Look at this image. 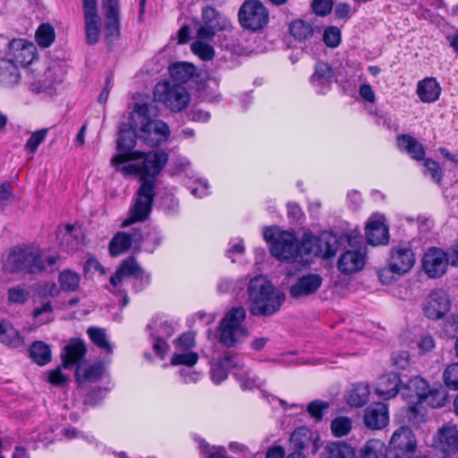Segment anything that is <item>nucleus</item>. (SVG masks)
<instances>
[{
	"mask_svg": "<svg viewBox=\"0 0 458 458\" xmlns=\"http://www.w3.org/2000/svg\"><path fill=\"white\" fill-rule=\"evenodd\" d=\"M352 427V422L347 417H337L331 422L332 434L336 437H341L349 434Z\"/></svg>",
	"mask_w": 458,
	"mask_h": 458,
	"instance_id": "nucleus-51",
	"label": "nucleus"
},
{
	"mask_svg": "<svg viewBox=\"0 0 458 458\" xmlns=\"http://www.w3.org/2000/svg\"><path fill=\"white\" fill-rule=\"evenodd\" d=\"M80 276L71 270H65L59 275V284L64 291H75L80 284Z\"/></svg>",
	"mask_w": 458,
	"mask_h": 458,
	"instance_id": "nucleus-49",
	"label": "nucleus"
},
{
	"mask_svg": "<svg viewBox=\"0 0 458 458\" xmlns=\"http://www.w3.org/2000/svg\"><path fill=\"white\" fill-rule=\"evenodd\" d=\"M365 253L361 250L344 251L337 261V267L342 274H354L363 268Z\"/></svg>",
	"mask_w": 458,
	"mask_h": 458,
	"instance_id": "nucleus-23",
	"label": "nucleus"
},
{
	"mask_svg": "<svg viewBox=\"0 0 458 458\" xmlns=\"http://www.w3.org/2000/svg\"><path fill=\"white\" fill-rule=\"evenodd\" d=\"M366 238L371 245L386 244L389 240L388 228L383 216L373 215L366 225Z\"/></svg>",
	"mask_w": 458,
	"mask_h": 458,
	"instance_id": "nucleus-21",
	"label": "nucleus"
},
{
	"mask_svg": "<svg viewBox=\"0 0 458 458\" xmlns=\"http://www.w3.org/2000/svg\"><path fill=\"white\" fill-rule=\"evenodd\" d=\"M169 73L172 82L182 84L188 81L195 73L194 65L189 63H174L169 66Z\"/></svg>",
	"mask_w": 458,
	"mask_h": 458,
	"instance_id": "nucleus-39",
	"label": "nucleus"
},
{
	"mask_svg": "<svg viewBox=\"0 0 458 458\" xmlns=\"http://www.w3.org/2000/svg\"><path fill=\"white\" fill-rule=\"evenodd\" d=\"M87 347L83 341L77 338H72L64 346L61 354L64 367L66 369L72 368L85 356Z\"/></svg>",
	"mask_w": 458,
	"mask_h": 458,
	"instance_id": "nucleus-26",
	"label": "nucleus"
},
{
	"mask_svg": "<svg viewBox=\"0 0 458 458\" xmlns=\"http://www.w3.org/2000/svg\"><path fill=\"white\" fill-rule=\"evenodd\" d=\"M3 269L11 274H40L46 270L43 252L34 246L15 247L4 259Z\"/></svg>",
	"mask_w": 458,
	"mask_h": 458,
	"instance_id": "nucleus-4",
	"label": "nucleus"
},
{
	"mask_svg": "<svg viewBox=\"0 0 458 458\" xmlns=\"http://www.w3.org/2000/svg\"><path fill=\"white\" fill-rule=\"evenodd\" d=\"M441 88L434 78H427L418 83L417 94L424 103L435 102L439 98Z\"/></svg>",
	"mask_w": 458,
	"mask_h": 458,
	"instance_id": "nucleus-34",
	"label": "nucleus"
},
{
	"mask_svg": "<svg viewBox=\"0 0 458 458\" xmlns=\"http://www.w3.org/2000/svg\"><path fill=\"white\" fill-rule=\"evenodd\" d=\"M48 129H41L32 132L26 144L24 149L31 155H34L38 150V146L46 140Z\"/></svg>",
	"mask_w": 458,
	"mask_h": 458,
	"instance_id": "nucleus-52",
	"label": "nucleus"
},
{
	"mask_svg": "<svg viewBox=\"0 0 458 458\" xmlns=\"http://www.w3.org/2000/svg\"><path fill=\"white\" fill-rule=\"evenodd\" d=\"M7 298L11 303L24 304L30 298V292L21 285L11 287L7 292Z\"/></svg>",
	"mask_w": 458,
	"mask_h": 458,
	"instance_id": "nucleus-53",
	"label": "nucleus"
},
{
	"mask_svg": "<svg viewBox=\"0 0 458 458\" xmlns=\"http://www.w3.org/2000/svg\"><path fill=\"white\" fill-rule=\"evenodd\" d=\"M449 265V256L440 248H429L422 259V267L430 278L444 276Z\"/></svg>",
	"mask_w": 458,
	"mask_h": 458,
	"instance_id": "nucleus-15",
	"label": "nucleus"
},
{
	"mask_svg": "<svg viewBox=\"0 0 458 458\" xmlns=\"http://www.w3.org/2000/svg\"><path fill=\"white\" fill-rule=\"evenodd\" d=\"M364 423L372 429H380L388 423V409L383 403L369 405L364 411Z\"/></svg>",
	"mask_w": 458,
	"mask_h": 458,
	"instance_id": "nucleus-24",
	"label": "nucleus"
},
{
	"mask_svg": "<svg viewBox=\"0 0 458 458\" xmlns=\"http://www.w3.org/2000/svg\"><path fill=\"white\" fill-rule=\"evenodd\" d=\"M131 277L139 281L140 287L148 284L149 281L148 276L144 275L143 270L133 258L125 259L109 279L107 289L113 293L123 296V307L129 303V297L124 293L123 286Z\"/></svg>",
	"mask_w": 458,
	"mask_h": 458,
	"instance_id": "nucleus-7",
	"label": "nucleus"
},
{
	"mask_svg": "<svg viewBox=\"0 0 458 458\" xmlns=\"http://www.w3.org/2000/svg\"><path fill=\"white\" fill-rule=\"evenodd\" d=\"M91 342L103 352L110 354L113 352V346L108 340L106 330L100 327H91L87 330Z\"/></svg>",
	"mask_w": 458,
	"mask_h": 458,
	"instance_id": "nucleus-42",
	"label": "nucleus"
},
{
	"mask_svg": "<svg viewBox=\"0 0 458 458\" xmlns=\"http://www.w3.org/2000/svg\"><path fill=\"white\" fill-rule=\"evenodd\" d=\"M146 104H136L131 114V125L140 130V139L148 146H158L170 134L168 125L161 120L150 119Z\"/></svg>",
	"mask_w": 458,
	"mask_h": 458,
	"instance_id": "nucleus-3",
	"label": "nucleus"
},
{
	"mask_svg": "<svg viewBox=\"0 0 458 458\" xmlns=\"http://www.w3.org/2000/svg\"><path fill=\"white\" fill-rule=\"evenodd\" d=\"M238 17L242 28L258 31L267 24L269 14L262 3L257 0H247L240 7Z\"/></svg>",
	"mask_w": 458,
	"mask_h": 458,
	"instance_id": "nucleus-9",
	"label": "nucleus"
},
{
	"mask_svg": "<svg viewBox=\"0 0 458 458\" xmlns=\"http://www.w3.org/2000/svg\"><path fill=\"white\" fill-rule=\"evenodd\" d=\"M143 239L140 235L133 236L124 233H117L109 243V251L112 256H119L127 251L132 244V242H140Z\"/></svg>",
	"mask_w": 458,
	"mask_h": 458,
	"instance_id": "nucleus-33",
	"label": "nucleus"
},
{
	"mask_svg": "<svg viewBox=\"0 0 458 458\" xmlns=\"http://www.w3.org/2000/svg\"><path fill=\"white\" fill-rule=\"evenodd\" d=\"M82 11L85 21L86 41L89 45H94L98 41L102 25L97 2L82 4Z\"/></svg>",
	"mask_w": 458,
	"mask_h": 458,
	"instance_id": "nucleus-17",
	"label": "nucleus"
},
{
	"mask_svg": "<svg viewBox=\"0 0 458 458\" xmlns=\"http://www.w3.org/2000/svg\"><path fill=\"white\" fill-rule=\"evenodd\" d=\"M201 21L202 24L198 30L200 38H212L216 31L225 30L230 25L229 21L211 6L202 9Z\"/></svg>",
	"mask_w": 458,
	"mask_h": 458,
	"instance_id": "nucleus-14",
	"label": "nucleus"
},
{
	"mask_svg": "<svg viewBox=\"0 0 458 458\" xmlns=\"http://www.w3.org/2000/svg\"><path fill=\"white\" fill-rule=\"evenodd\" d=\"M451 305L450 297L445 290L434 289L425 299L422 311L428 319L438 320L449 312Z\"/></svg>",
	"mask_w": 458,
	"mask_h": 458,
	"instance_id": "nucleus-11",
	"label": "nucleus"
},
{
	"mask_svg": "<svg viewBox=\"0 0 458 458\" xmlns=\"http://www.w3.org/2000/svg\"><path fill=\"white\" fill-rule=\"evenodd\" d=\"M189 189L193 196L202 198L208 193V183L206 180H198Z\"/></svg>",
	"mask_w": 458,
	"mask_h": 458,
	"instance_id": "nucleus-64",
	"label": "nucleus"
},
{
	"mask_svg": "<svg viewBox=\"0 0 458 458\" xmlns=\"http://www.w3.org/2000/svg\"><path fill=\"white\" fill-rule=\"evenodd\" d=\"M35 53L36 47L32 43L22 38L13 39L10 44L9 60L17 67L28 65L34 60Z\"/></svg>",
	"mask_w": 458,
	"mask_h": 458,
	"instance_id": "nucleus-20",
	"label": "nucleus"
},
{
	"mask_svg": "<svg viewBox=\"0 0 458 458\" xmlns=\"http://www.w3.org/2000/svg\"><path fill=\"white\" fill-rule=\"evenodd\" d=\"M199 355L195 352L188 351H177L174 353L171 359L172 365H184L187 367H192L197 363Z\"/></svg>",
	"mask_w": 458,
	"mask_h": 458,
	"instance_id": "nucleus-48",
	"label": "nucleus"
},
{
	"mask_svg": "<svg viewBox=\"0 0 458 458\" xmlns=\"http://www.w3.org/2000/svg\"><path fill=\"white\" fill-rule=\"evenodd\" d=\"M383 444L378 440H369L361 448L360 458H385Z\"/></svg>",
	"mask_w": 458,
	"mask_h": 458,
	"instance_id": "nucleus-50",
	"label": "nucleus"
},
{
	"mask_svg": "<svg viewBox=\"0 0 458 458\" xmlns=\"http://www.w3.org/2000/svg\"><path fill=\"white\" fill-rule=\"evenodd\" d=\"M334 72L331 66L325 62H318L310 77V83L320 94H325L331 87Z\"/></svg>",
	"mask_w": 458,
	"mask_h": 458,
	"instance_id": "nucleus-25",
	"label": "nucleus"
},
{
	"mask_svg": "<svg viewBox=\"0 0 458 458\" xmlns=\"http://www.w3.org/2000/svg\"><path fill=\"white\" fill-rule=\"evenodd\" d=\"M328 458H355L354 449L346 443L332 442L326 447Z\"/></svg>",
	"mask_w": 458,
	"mask_h": 458,
	"instance_id": "nucleus-45",
	"label": "nucleus"
},
{
	"mask_svg": "<svg viewBox=\"0 0 458 458\" xmlns=\"http://www.w3.org/2000/svg\"><path fill=\"white\" fill-rule=\"evenodd\" d=\"M30 356L37 364L43 366L51 360V351L46 343L37 341L30 348Z\"/></svg>",
	"mask_w": 458,
	"mask_h": 458,
	"instance_id": "nucleus-43",
	"label": "nucleus"
},
{
	"mask_svg": "<svg viewBox=\"0 0 458 458\" xmlns=\"http://www.w3.org/2000/svg\"><path fill=\"white\" fill-rule=\"evenodd\" d=\"M401 385V379L396 373H389L383 375L377 380L376 386V394L383 399H390L394 397Z\"/></svg>",
	"mask_w": 458,
	"mask_h": 458,
	"instance_id": "nucleus-30",
	"label": "nucleus"
},
{
	"mask_svg": "<svg viewBox=\"0 0 458 458\" xmlns=\"http://www.w3.org/2000/svg\"><path fill=\"white\" fill-rule=\"evenodd\" d=\"M370 391L366 384H358L350 391L347 402L350 405L361 407L369 401Z\"/></svg>",
	"mask_w": 458,
	"mask_h": 458,
	"instance_id": "nucleus-44",
	"label": "nucleus"
},
{
	"mask_svg": "<svg viewBox=\"0 0 458 458\" xmlns=\"http://www.w3.org/2000/svg\"><path fill=\"white\" fill-rule=\"evenodd\" d=\"M233 375L244 390H251L261 385L259 378H257L249 369L245 368L240 360L239 366L236 368Z\"/></svg>",
	"mask_w": 458,
	"mask_h": 458,
	"instance_id": "nucleus-40",
	"label": "nucleus"
},
{
	"mask_svg": "<svg viewBox=\"0 0 458 458\" xmlns=\"http://www.w3.org/2000/svg\"><path fill=\"white\" fill-rule=\"evenodd\" d=\"M397 146L400 150L409 154L413 159L421 160L425 151L423 146L412 136L402 134L397 137Z\"/></svg>",
	"mask_w": 458,
	"mask_h": 458,
	"instance_id": "nucleus-35",
	"label": "nucleus"
},
{
	"mask_svg": "<svg viewBox=\"0 0 458 458\" xmlns=\"http://www.w3.org/2000/svg\"><path fill=\"white\" fill-rule=\"evenodd\" d=\"M318 441V435L305 426L297 428L291 436V444L298 449L297 451L305 449L310 445H312L313 453H316L319 448Z\"/></svg>",
	"mask_w": 458,
	"mask_h": 458,
	"instance_id": "nucleus-28",
	"label": "nucleus"
},
{
	"mask_svg": "<svg viewBox=\"0 0 458 458\" xmlns=\"http://www.w3.org/2000/svg\"><path fill=\"white\" fill-rule=\"evenodd\" d=\"M341 39L340 30L336 27H329L324 32V42L330 47H335L339 45Z\"/></svg>",
	"mask_w": 458,
	"mask_h": 458,
	"instance_id": "nucleus-58",
	"label": "nucleus"
},
{
	"mask_svg": "<svg viewBox=\"0 0 458 458\" xmlns=\"http://www.w3.org/2000/svg\"><path fill=\"white\" fill-rule=\"evenodd\" d=\"M424 166L430 174V176L432 177V179L437 182H440L442 179V171L438 164L434 160L426 159L424 162Z\"/></svg>",
	"mask_w": 458,
	"mask_h": 458,
	"instance_id": "nucleus-63",
	"label": "nucleus"
},
{
	"mask_svg": "<svg viewBox=\"0 0 458 458\" xmlns=\"http://www.w3.org/2000/svg\"><path fill=\"white\" fill-rule=\"evenodd\" d=\"M53 307L50 302L44 303L41 307L34 310L32 315L35 318H40L42 323L52 320Z\"/></svg>",
	"mask_w": 458,
	"mask_h": 458,
	"instance_id": "nucleus-60",
	"label": "nucleus"
},
{
	"mask_svg": "<svg viewBox=\"0 0 458 458\" xmlns=\"http://www.w3.org/2000/svg\"><path fill=\"white\" fill-rule=\"evenodd\" d=\"M333 8L332 0H313L312 9L317 15L326 16Z\"/></svg>",
	"mask_w": 458,
	"mask_h": 458,
	"instance_id": "nucleus-62",
	"label": "nucleus"
},
{
	"mask_svg": "<svg viewBox=\"0 0 458 458\" xmlns=\"http://www.w3.org/2000/svg\"><path fill=\"white\" fill-rule=\"evenodd\" d=\"M446 392L442 386H431L420 404L426 403L432 408L443 407L446 402Z\"/></svg>",
	"mask_w": 458,
	"mask_h": 458,
	"instance_id": "nucleus-46",
	"label": "nucleus"
},
{
	"mask_svg": "<svg viewBox=\"0 0 458 458\" xmlns=\"http://www.w3.org/2000/svg\"><path fill=\"white\" fill-rule=\"evenodd\" d=\"M430 387L431 386L428 382L421 377H413L405 385L404 389L409 392L405 396L407 398L415 397L417 399V404L411 405L408 408V418L411 422L415 424L423 420V415L420 414V407L419 404L425 398Z\"/></svg>",
	"mask_w": 458,
	"mask_h": 458,
	"instance_id": "nucleus-13",
	"label": "nucleus"
},
{
	"mask_svg": "<svg viewBox=\"0 0 458 458\" xmlns=\"http://www.w3.org/2000/svg\"><path fill=\"white\" fill-rule=\"evenodd\" d=\"M246 310L233 307L228 310L219 323V342L226 347L242 343L250 335V330L243 325Z\"/></svg>",
	"mask_w": 458,
	"mask_h": 458,
	"instance_id": "nucleus-6",
	"label": "nucleus"
},
{
	"mask_svg": "<svg viewBox=\"0 0 458 458\" xmlns=\"http://www.w3.org/2000/svg\"><path fill=\"white\" fill-rule=\"evenodd\" d=\"M148 327L153 339V350L161 359H164L168 349L165 340L174 335L176 324L164 317H157L151 320Z\"/></svg>",
	"mask_w": 458,
	"mask_h": 458,
	"instance_id": "nucleus-10",
	"label": "nucleus"
},
{
	"mask_svg": "<svg viewBox=\"0 0 458 458\" xmlns=\"http://www.w3.org/2000/svg\"><path fill=\"white\" fill-rule=\"evenodd\" d=\"M119 0H102L103 8L106 10V37H116L119 34Z\"/></svg>",
	"mask_w": 458,
	"mask_h": 458,
	"instance_id": "nucleus-31",
	"label": "nucleus"
},
{
	"mask_svg": "<svg viewBox=\"0 0 458 458\" xmlns=\"http://www.w3.org/2000/svg\"><path fill=\"white\" fill-rule=\"evenodd\" d=\"M341 246V238L331 232H323L319 235L318 257L328 259L334 257Z\"/></svg>",
	"mask_w": 458,
	"mask_h": 458,
	"instance_id": "nucleus-32",
	"label": "nucleus"
},
{
	"mask_svg": "<svg viewBox=\"0 0 458 458\" xmlns=\"http://www.w3.org/2000/svg\"><path fill=\"white\" fill-rule=\"evenodd\" d=\"M432 446L445 456L458 453V428L446 424L439 428L433 438Z\"/></svg>",
	"mask_w": 458,
	"mask_h": 458,
	"instance_id": "nucleus-16",
	"label": "nucleus"
},
{
	"mask_svg": "<svg viewBox=\"0 0 458 458\" xmlns=\"http://www.w3.org/2000/svg\"><path fill=\"white\" fill-rule=\"evenodd\" d=\"M0 341L13 348L20 347L23 344L19 332L6 320L0 321Z\"/></svg>",
	"mask_w": 458,
	"mask_h": 458,
	"instance_id": "nucleus-38",
	"label": "nucleus"
},
{
	"mask_svg": "<svg viewBox=\"0 0 458 458\" xmlns=\"http://www.w3.org/2000/svg\"><path fill=\"white\" fill-rule=\"evenodd\" d=\"M329 404L327 402L315 400L310 402L307 406V411L317 421H320L323 419L324 412L327 410Z\"/></svg>",
	"mask_w": 458,
	"mask_h": 458,
	"instance_id": "nucleus-57",
	"label": "nucleus"
},
{
	"mask_svg": "<svg viewBox=\"0 0 458 458\" xmlns=\"http://www.w3.org/2000/svg\"><path fill=\"white\" fill-rule=\"evenodd\" d=\"M264 240L269 243V250L273 257L281 261L293 262L300 255V243L296 235L289 231H281L272 225L264 228Z\"/></svg>",
	"mask_w": 458,
	"mask_h": 458,
	"instance_id": "nucleus-5",
	"label": "nucleus"
},
{
	"mask_svg": "<svg viewBox=\"0 0 458 458\" xmlns=\"http://www.w3.org/2000/svg\"><path fill=\"white\" fill-rule=\"evenodd\" d=\"M389 445L391 449L402 454L413 453L417 441L411 428L401 427L394 432Z\"/></svg>",
	"mask_w": 458,
	"mask_h": 458,
	"instance_id": "nucleus-22",
	"label": "nucleus"
},
{
	"mask_svg": "<svg viewBox=\"0 0 458 458\" xmlns=\"http://www.w3.org/2000/svg\"><path fill=\"white\" fill-rule=\"evenodd\" d=\"M55 38V30L50 24H41L36 31V41L42 47H48Z\"/></svg>",
	"mask_w": 458,
	"mask_h": 458,
	"instance_id": "nucleus-47",
	"label": "nucleus"
},
{
	"mask_svg": "<svg viewBox=\"0 0 458 458\" xmlns=\"http://www.w3.org/2000/svg\"><path fill=\"white\" fill-rule=\"evenodd\" d=\"M154 96L157 101L174 112L182 111L190 102V95L183 85L167 81L156 85Z\"/></svg>",
	"mask_w": 458,
	"mask_h": 458,
	"instance_id": "nucleus-8",
	"label": "nucleus"
},
{
	"mask_svg": "<svg viewBox=\"0 0 458 458\" xmlns=\"http://www.w3.org/2000/svg\"><path fill=\"white\" fill-rule=\"evenodd\" d=\"M313 25L304 20L293 21L290 25L291 35L299 41L310 40L314 35Z\"/></svg>",
	"mask_w": 458,
	"mask_h": 458,
	"instance_id": "nucleus-41",
	"label": "nucleus"
},
{
	"mask_svg": "<svg viewBox=\"0 0 458 458\" xmlns=\"http://www.w3.org/2000/svg\"><path fill=\"white\" fill-rule=\"evenodd\" d=\"M393 364L400 369H405L410 366L411 359L407 351H399L393 353Z\"/></svg>",
	"mask_w": 458,
	"mask_h": 458,
	"instance_id": "nucleus-61",
	"label": "nucleus"
},
{
	"mask_svg": "<svg viewBox=\"0 0 458 458\" xmlns=\"http://www.w3.org/2000/svg\"><path fill=\"white\" fill-rule=\"evenodd\" d=\"M415 264V254L409 244L393 246L388 259V270L397 276L408 273Z\"/></svg>",
	"mask_w": 458,
	"mask_h": 458,
	"instance_id": "nucleus-12",
	"label": "nucleus"
},
{
	"mask_svg": "<svg viewBox=\"0 0 458 458\" xmlns=\"http://www.w3.org/2000/svg\"><path fill=\"white\" fill-rule=\"evenodd\" d=\"M250 312L253 316L269 317L276 313L285 300V295L276 290L263 276L250 280L247 289Z\"/></svg>",
	"mask_w": 458,
	"mask_h": 458,
	"instance_id": "nucleus-2",
	"label": "nucleus"
},
{
	"mask_svg": "<svg viewBox=\"0 0 458 458\" xmlns=\"http://www.w3.org/2000/svg\"><path fill=\"white\" fill-rule=\"evenodd\" d=\"M318 243L319 236H315L311 233H304L300 249L305 254H314L318 257Z\"/></svg>",
	"mask_w": 458,
	"mask_h": 458,
	"instance_id": "nucleus-54",
	"label": "nucleus"
},
{
	"mask_svg": "<svg viewBox=\"0 0 458 458\" xmlns=\"http://www.w3.org/2000/svg\"><path fill=\"white\" fill-rule=\"evenodd\" d=\"M128 129H120L116 140L117 153L110 160L112 166L124 176L136 175L141 181L136 198L130 210V216L123 222L128 226L134 222L145 221L152 210L155 197L156 177L166 165L168 157L162 149L148 153L135 150L137 128L129 124Z\"/></svg>",
	"mask_w": 458,
	"mask_h": 458,
	"instance_id": "nucleus-1",
	"label": "nucleus"
},
{
	"mask_svg": "<svg viewBox=\"0 0 458 458\" xmlns=\"http://www.w3.org/2000/svg\"><path fill=\"white\" fill-rule=\"evenodd\" d=\"M105 366L102 362H95L88 365H78L76 369V377L78 380L96 382L99 380L105 373Z\"/></svg>",
	"mask_w": 458,
	"mask_h": 458,
	"instance_id": "nucleus-36",
	"label": "nucleus"
},
{
	"mask_svg": "<svg viewBox=\"0 0 458 458\" xmlns=\"http://www.w3.org/2000/svg\"><path fill=\"white\" fill-rule=\"evenodd\" d=\"M61 81L55 68L36 69L30 72V88L36 93L47 92Z\"/></svg>",
	"mask_w": 458,
	"mask_h": 458,
	"instance_id": "nucleus-19",
	"label": "nucleus"
},
{
	"mask_svg": "<svg viewBox=\"0 0 458 458\" xmlns=\"http://www.w3.org/2000/svg\"><path fill=\"white\" fill-rule=\"evenodd\" d=\"M239 366V357L234 354H225L219 359L217 363L211 367V379L215 384H220L228 376V370L233 369L234 370Z\"/></svg>",
	"mask_w": 458,
	"mask_h": 458,
	"instance_id": "nucleus-29",
	"label": "nucleus"
},
{
	"mask_svg": "<svg viewBox=\"0 0 458 458\" xmlns=\"http://www.w3.org/2000/svg\"><path fill=\"white\" fill-rule=\"evenodd\" d=\"M195 346V335L191 332L182 334L176 340L177 351H188Z\"/></svg>",
	"mask_w": 458,
	"mask_h": 458,
	"instance_id": "nucleus-59",
	"label": "nucleus"
},
{
	"mask_svg": "<svg viewBox=\"0 0 458 458\" xmlns=\"http://www.w3.org/2000/svg\"><path fill=\"white\" fill-rule=\"evenodd\" d=\"M445 386L452 390H458V362L447 366L443 373Z\"/></svg>",
	"mask_w": 458,
	"mask_h": 458,
	"instance_id": "nucleus-55",
	"label": "nucleus"
},
{
	"mask_svg": "<svg viewBox=\"0 0 458 458\" xmlns=\"http://www.w3.org/2000/svg\"><path fill=\"white\" fill-rule=\"evenodd\" d=\"M20 81V72L16 64L7 59L0 60V84L11 87Z\"/></svg>",
	"mask_w": 458,
	"mask_h": 458,
	"instance_id": "nucleus-37",
	"label": "nucleus"
},
{
	"mask_svg": "<svg viewBox=\"0 0 458 458\" xmlns=\"http://www.w3.org/2000/svg\"><path fill=\"white\" fill-rule=\"evenodd\" d=\"M322 277L318 274L309 273L300 276L290 287L289 293L293 299H302L314 294L321 286Z\"/></svg>",
	"mask_w": 458,
	"mask_h": 458,
	"instance_id": "nucleus-18",
	"label": "nucleus"
},
{
	"mask_svg": "<svg viewBox=\"0 0 458 458\" xmlns=\"http://www.w3.org/2000/svg\"><path fill=\"white\" fill-rule=\"evenodd\" d=\"M81 234V231L80 228L72 225H66L64 227L58 229L56 237L62 249L67 252H72L80 248Z\"/></svg>",
	"mask_w": 458,
	"mask_h": 458,
	"instance_id": "nucleus-27",
	"label": "nucleus"
},
{
	"mask_svg": "<svg viewBox=\"0 0 458 458\" xmlns=\"http://www.w3.org/2000/svg\"><path fill=\"white\" fill-rule=\"evenodd\" d=\"M191 48L203 61H209L214 57L215 51L213 47L201 40L192 43Z\"/></svg>",
	"mask_w": 458,
	"mask_h": 458,
	"instance_id": "nucleus-56",
	"label": "nucleus"
}]
</instances>
